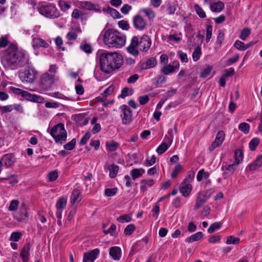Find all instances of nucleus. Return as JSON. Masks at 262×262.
<instances>
[{"instance_id": "obj_1", "label": "nucleus", "mask_w": 262, "mask_h": 262, "mask_svg": "<svg viewBox=\"0 0 262 262\" xmlns=\"http://www.w3.org/2000/svg\"><path fill=\"white\" fill-rule=\"evenodd\" d=\"M2 61L6 69L14 70L25 66L28 63L29 59L24 52L18 50L16 45H10Z\"/></svg>"}, {"instance_id": "obj_2", "label": "nucleus", "mask_w": 262, "mask_h": 262, "mask_svg": "<svg viewBox=\"0 0 262 262\" xmlns=\"http://www.w3.org/2000/svg\"><path fill=\"white\" fill-rule=\"evenodd\" d=\"M99 61L102 71L110 73L121 67L123 59L117 52H105L101 54Z\"/></svg>"}, {"instance_id": "obj_3", "label": "nucleus", "mask_w": 262, "mask_h": 262, "mask_svg": "<svg viewBox=\"0 0 262 262\" xmlns=\"http://www.w3.org/2000/svg\"><path fill=\"white\" fill-rule=\"evenodd\" d=\"M103 41L110 48H120L125 45L126 37L117 30L108 29L104 33Z\"/></svg>"}, {"instance_id": "obj_4", "label": "nucleus", "mask_w": 262, "mask_h": 262, "mask_svg": "<svg viewBox=\"0 0 262 262\" xmlns=\"http://www.w3.org/2000/svg\"><path fill=\"white\" fill-rule=\"evenodd\" d=\"M151 45L150 38L146 35H144L139 38L137 36L132 37L130 43L127 47V51L134 56H137L139 55V51L137 47L142 52H147L150 48Z\"/></svg>"}, {"instance_id": "obj_5", "label": "nucleus", "mask_w": 262, "mask_h": 262, "mask_svg": "<svg viewBox=\"0 0 262 262\" xmlns=\"http://www.w3.org/2000/svg\"><path fill=\"white\" fill-rule=\"evenodd\" d=\"M59 81V77L55 75L50 74L49 72L42 74L39 79L38 86L42 91L50 90L56 81Z\"/></svg>"}, {"instance_id": "obj_6", "label": "nucleus", "mask_w": 262, "mask_h": 262, "mask_svg": "<svg viewBox=\"0 0 262 262\" xmlns=\"http://www.w3.org/2000/svg\"><path fill=\"white\" fill-rule=\"evenodd\" d=\"M50 134L56 143L62 144L67 140V133L64 124L60 123L54 126Z\"/></svg>"}, {"instance_id": "obj_7", "label": "nucleus", "mask_w": 262, "mask_h": 262, "mask_svg": "<svg viewBox=\"0 0 262 262\" xmlns=\"http://www.w3.org/2000/svg\"><path fill=\"white\" fill-rule=\"evenodd\" d=\"M38 10L40 14L51 19L56 18L60 16L59 11L53 4L42 6Z\"/></svg>"}, {"instance_id": "obj_8", "label": "nucleus", "mask_w": 262, "mask_h": 262, "mask_svg": "<svg viewBox=\"0 0 262 262\" xmlns=\"http://www.w3.org/2000/svg\"><path fill=\"white\" fill-rule=\"evenodd\" d=\"M36 77V72L32 68H29L19 74V78L23 83H32Z\"/></svg>"}, {"instance_id": "obj_9", "label": "nucleus", "mask_w": 262, "mask_h": 262, "mask_svg": "<svg viewBox=\"0 0 262 262\" xmlns=\"http://www.w3.org/2000/svg\"><path fill=\"white\" fill-rule=\"evenodd\" d=\"M123 114L121 115L122 122L124 124H128L132 121V111L130 108L126 105L121 106Z\"/></svg>"}, {"instance_id": "obj_10", "label": "nucleus", "mask_w": 262, "mask_h": 262, "mask_svg": "<svg viewBox=\"0 0 262 262\" xmlns=\"http://www.w3.org/2000/svg\"><path fill=\"white\" fill-rule=\"evenodd\" d=\"M21 97L27 100L36 103H42L44 101V98L42 97L35 94H32L26 91H24Z\"/></svg>"}, {"instance_id": "obj_11", "label": "nucleus", "mask_w": 262, "mask_h": 262, "mask_svg": "<svg viewBox=\"0 0 262 262\" xmlns=\"http://www.w3.org/2000/svg\"><path fill=\"white\" fill-rule=\"evenodd\" d=\"M134 26L136 29L143 30L146 26V23L143 18L140 15H136L133 19Z\"/></svg>"}, {"instance_id": "obj_12", "label": "nucleus", "mask_w": 262, "mask_h": 262, "mask_svg": "<svg viewBox=\"0 0 262 262\" xmlns=\"http://www.w3.org/2000/svg\"><path fill=\"white\" fill-rule=\"evenodd\" d=\"M224 140V133L221 131L218 132L216 135L215 141L212 143L211 145L209 147L210 151H212L215 148L220 146Z\"/></svg>"}, {"instance_id": "obj_13", "label": "nucleus", "mask_w": 262, "mask_h": 262, "mask_svg": "<svg viewBox=\"0 0 262 262\" xmlns=\"http://www.w3.org/2000/svg\"><path fill=\"white\" fill-rule=\"evenodd\" d=\"M80 7L82 9L88 10H93L95 12L101 11L98 5L94 4L89 1L80 2Z\"/></svg>"}, {"instance_id": "obj_14", "label": "nucleus", "mask_w": 262, "mask_h": 262, "mask_svg": "<svg viewBox=\"0 0 262 262\" xmlns=\"http://www.w3.org/2000/svg\"><path fill=\"white\" fill-rule=\"evenodd\" d=\"M49 44L45 40L38 37H34L32 39V47L34 49H38L39 48H47Z\"/></svg>"}, {"instance_id": "obj_15", "label": "nucleus", "mask_w": 262, "mask_h": 262, "mask_svg": "<svg viewBox=\"0 0 262 262\" xmlns=\"http://www.w3.org/2000/svg\"><path fill=\"white\" fill-rule=\"evenodd\" d=\"M99 253L98 249H95L90 252L85 253L83 258V262H93Z\"/></svg>"}, {"instance_id": "obj_16", "label": "nucleus", "mask_w": 262, "mask_h": 262, "mask_svg": "<svg viewBox=\"0 0 262 262\" xmlns=\"http://www.w3.org/2000/svg\"><path fill=\"white\" fill-rule=\"evenodd\" d=\"M31 246L29 243L25 244L20 253V256L23 262H27L29 259Z\"/></svg>"}, {"instance_id": "obj_17", "label": "nucleus", "mask_w": 262, "mask_h": 262, "mask_svg": "<svg viewBox=\"0 0 262 262\" xmlns=\"http://www.w3.org/2000/svg\"><path fill=\"white\" fill-rule=\"evenodd\" d=\"M180 64L178 61H177L174 66L169 64L163 67L161 69V72L165 75H169L173 73L176 70H178Z\"/></svg>"}, {"instance_id": "obj_18", "label": "nucleus", "mask_w": 262, "mask_h": 262, "mask_svg": "<svg viewBox=\"0 0 262 262\" xmlns=\"http://www.w3.org/2000/svg\"><path fill=\"white\" fill-rule=\"evenodd\" d=\"M16 220L19 222H23L28 217L27 208L25 205L23 204L20 209L19 211L15 215Z\"/></svg>"}, {"instance_id": "obj_19", "label": "nucleus", "mask_w": 262, "mask_h": 262, "mask_svg": "<svg viewBox=\"0 0 262 262\" xmlns=\"http://www.w3.org/2000/svg\"><path fill=\"white\" fill-rule=\"evenodd\" d=\"M13 163V156L11 154L5 155L0 161L2 166H5L7 167L11 166Z\"/></svg>"}, {"instance_id": "obj_20", "label": "nucleus", "mask_w": 262, "mask_h": 262, "mask_svg": "<svg viewBox=\"0 0 262 262\" xmlns=\"http://www.w3.org/2000/svg\"><path fill=\"white\" fill-rule=\"evenodd\" d=\"M157 64L156 59L154 57H150L148 59L146 62H143L141 63L140 68L141 69L145 70L152 68L155 67Z\"/></svg>"}, {"instance_id": "obj_21", "label": "nucleus", "mask_w": 262, "mask_h": 262, "mask_svg": "<svg viewBox=\"0 0 262 262\" xmlns=\"http://www.w3.org/2000/svg\"><path fill=\"white\" fill-rule=\"evenodd\" d=\"M109 253L114 260H119L121 257V249L117 246L112 247L110 249Z\"/></svg>"}, {"instance_id": "obj_22", "label": "nucleus", "mask_w": 262, "mask_h": 262, "mask_svg": "<svg viewBox=\"0 0 262 262\" xmlns=\"http://www.w3.org/2000/svg\"><path fill=\"white\" fill-rule=\"evenodd\" d=\"M180 188V191L184 197L188 196L192 190V185L189 183H182Z\"/></svg>"}, {"instance_id": "obj_23", "label": "nucleus", "mask_w": 262, "mask_h": 262, "mask_svg": "<svg viewBox=\"0 0 262 262\" xmlns=\"http://www.w3.org/2000/svg\"><path fill=\"white\" fill-rule=\"evenodd\" d=\"M155 183L153 179H142L140 181V190L143 192H145L147 190L148 187L152 186Z\"/></svg>"}, {"instance_id": "obj_24", "label": "nucleus", "mask_w": 262, "mask_h": 262, "mask_svg": "<svg viewBox=\"0 0 262 262\" xmlns=\"http://www.w3.org/2000/svg\"><path fill=\"white\" fill-rule=\"evenodd\" d=\"M206 201L207 198L206 195L202 193L199 192L196 198L194 210H197L206 202Z\"/></svg>"}, {"instance_id": "obj_25", "label": "nucleus", "mask_w": 262, "mask_h": 262, "mask_svg": "<svg viewBox=\"0 0 262 262\" xmlns=\"http://www.w3.org/2000/svg\"><path fill=\"white\" fill-rule=\"evenodd\" d=\"M224 3L221 1H218L210 4V9L215 12H221L224 8Z\"/></svg>"}, {"instance_id": "obj_26", "label": "nucleus", "mask_w": 262, "mask_h": 262, "mask_svg": "<svg viewBox=\"0 0 262 262\" xmlns=\"http://www.w3.org/2000/svg\"><path fill=\"white\" fill-rule=\"evenodd\" d=\"M204 234L202 232H198L186 239L187 243H192L195 241L201 240L203 238Z\"/></svg>"}, {"instance_id": "obj_27", "label": "nucleus", "mask_w": 262, "mask_h": 262, "mask_svg": "<svg viewBox=\"0 0 262 262\" xmlns=\"http://www.w3.org/2000/svg\"><path fill=\"white\" fill-rule=\"evenodd\" d=\"M102 11L104 12L111 14L114 18H119L121 17L120 14L117 10L110 7H107L106 9L103 8Z\"/></svg>"}, {"instance_id": "obj_28", "label": "nucleus", "mask_w": 262, "mask_h": 262, "mask_svg": "<svg viewBox=\"0 0 262 262\" xmlns=\"http://www.w3.org/2000/svg\"><path fill=\"white\" fill-rule=\"evenodd\" d=\"M72 17L74 19H86L87 15L85 13L78 9H74L72 13Z\"/></svg>"}, {"instance_id": "obj_29", "label": "nucleus", "mask_w": 262, "mask_h": 262, "mask_svg": "<svg viewBox=\"0 0 262 262\" xmlns=\"http://www.w3.org/2000/svg\"><path fill=\"white\" fill-rule=\"evenodd\" d=\"M145 172V170L142 168H134L130 172V174L132 176L133 180H135L136 179L140 177Z\"/></svg>"}, {"instance_id": "obj_30", "label": "nucleus", "mask_w": 262, "mask_h": 262, "mask_svg": "<svg viewBox=\"0 0 262 262\" xmlns=\"http://www.w3.org/2000/svg\"><path fill=\"white\" fill-rule=\"evenodd\" d=\"M107 169L110 171L109 176L111 178H114L117 174L119 167L118 165L113 164L108 166Z\"/></svg>"}, {"instance_id": "obj_31", "label": "nucleus", "mask_w": 262, "mask_h": 262, "mask_svg": "<svg viewBox=\"0 0 262 262\" xmlns=\"http://www.w3.org/2000/svg\"><path fill=\"white\" fill-rule=\"evenodd\" d=\"M119 144L113 140L106 143V148L108 151L113 152L115 151L119 147Z\"/></svg>"}, {"instance_id": "obj_32", "label": "nucleus", "mask_w": 262, "mask_h": 262, "mask_svg": "<svg viewBox=\"0 0 262 262\" xmlns=\"http://www.w3.org/2000/svg\"><path fill=\"white\" fill-rule=\"evenodd\" d=\"M67 203V199L64 198H60L57 201L56 207L57 210H62L65 208Z\"/></svg>"}, {"instance_id": "obj_33", "label": "nucleus", "mask_w": 262, "mask_h": 262, "mask_svg": "<svg viewBox=\"0 0 262 262\" xmlns=\"http://www.w3.org/2000/svg\"><path fill=\"white\" fill-rule=\"evenodd\" d=\"M235 162L236 164H239L243 160V154L241 149H236L234 152Z\"/></svg>"}, {"instance_id": "obj_34", "label": "nucleus", "mask_w": 262, "mask_h": 262, "mask_svg": "<svg viewBox=\"0 0 262 262\" xmlns=\"http://www.w3.org/2000/svg\"><path fill=\"white\" fill-rule=\"evenodd\" d=\"M202 54V51L201 48L198 46L196 47L192 53V58L194 61H196L200 58Z\"/></svg>"}, {"instance_id": "obj_35", "label": "nucleus", "mask_w": 262, "mask_h": 262, "mask_svg": "<svg viewBox=\"0 0 262 262\" xmlns=\"http://www.w3.org/2000/svg\"><path fill=\"white\" fill-rule=\"evenodd\" d=\"M80 194V191L79 190L77 189H74L70 199L71 203L72 204H74L77 201Z\"/></svg>"}, {"instance_id": "obj_36", "label": "nucleus", "mask_w": 262, "mask_h": 262, "mask_svg": "<svg viewBox=\"0 0 262 262\" xmlns=\"http://www.w3.org/2000/svg\"><path fill=\"white\" fill-rule=\"evenodd\" d=\"M170 144L168 145L165 142L162 143L156 149V151L159 155H161L166 151Z\"/></svg>"}, {"instance_id": "obj_37", "label": "nucleus", "mask_w": 262, "mask_h": 262, "mask_svg": "<svg viewBox=\"0 0 262 262\" xmlns=\"http://www.w3.org/2000/svg\"><path fill=\"white\" fill-rule=\"evenodd\" d=\"M222 226V224L220 222H215L212 224L207 231L209 233H213L216 230L220 229Z\"/></svg>"}, {"instance_id": "obj_38", "label": "nucleus", "mask_w": 262, "mask_h": 262, "mask_svg": "<svg viewBox=\"0 0 262 262\" xmlns=\"http://www.w3.org/2000/svg\"><path fill=\"white\" fill-rule=\"evenodd\" d=\"M194 10L196 14L202 18L206 17V14L202 8L198 5L195 4L194 6Z\"/></svg>"}, {"instance_id": "obj_39", "label": "nucleus", "mask_w": 262, "mask_h": 262, "mask_svg": "<svg viewBox=\"0 0 262 262\" xmlns=\"http://www.w3.org/2000/svg\"><path fill=\"white\" fill-rule=\"evenodd\" d=\"M58 5L61 9L64 11L68 10L71 8L70 4L63 0H59L58 1Z\"/></svg>"}, {"instance_id": "obj_40", "label": "nucleus", "mask_w": 262, "mask_h": 262, "mask_svg": "<svg viewBox=\"0 0 262 262\" xmlns=\"http://www.w3.org/2000/svg\"><path fill=\"white\" fill-rule=\"evenodd\" d=\"M121 92V94L119 96V97L122 98H124L127 96L132 95L134 93V91L133 89H129L128 88L125 87L122 90Z\"/></svg>"}, {"instance_id": "obj_41", "label": "nucleus", "mask_w": 262, "mask_h": 262, "mask_svg": "<svg viewBox=\"0 0 262 262\" xmlns=\"http://www.w3.org/2000/svg\"><path fill=\"white\" fill-rule=\"evenodd\" d=\"M250 126L245 122L241 123L239 124L238 129L239 130L243 132L245 134H248L249 132Z\"/></svg>"}, {"instance_id": "obj_42", "label": "nucleus", "mask_w": 262, "mask_h": 262, "mask_svg": "<svg viewBox=\"0 0 262 262\" xmlns=\"http://www.w3.org/2000/svg\"><path fill=\"white\" fill-rule=\"evenodd\" d=\"M195 173L194 171H189L187 174V176L185 178V179L183 180V183H189L192 182L193 180L194 177Z\"/></svg>"}, {"instance_id": "obj_43", "label": "nucleus", "mask_w": 262, "mask_h": 262, "mask_svg": "<svg viewBox=\"0 0 262 262\" xmlns=\"http://www.w3.org/2000/svg\"><path fill=\"white\" fill-rule=\"evenodd\" d=\"M240 239L238 237H235L234 236H230L227 238L226 241L227 244H234L237 245L239 244Z\"/></svg>"}, {"instance_id": "obj_44", "label": "nucleus", "mask_w": 262, "mask_h": 262, "mask_svg": "<svg viewBox=\"0 0 262 262\" xmlns=\"http://www.w3.org/2000/svg\"><path fill=\"white\" fill-rule=\"evenodd\" d=\"M117 220L119 222L124 223L130 222L132 217L129 214H123L118 217Z\"/></svg>"}, {"instance_id": "obj_45", "label": "nucleus", "mask_w": 262, "mask_h": 262, "mask_svg": "<svg viewBox=\"0 0 262 262\" xmlns=\"http://www.w3.org/2000/svg\"><path fill=\"white\" fill-rule=\"evenodd\" d=\"M206 41L207 42H209L210 38L212 37V26L210 25H207L206 27Z\"/></svg>"}, {"instance_id": "obj_46", "label": "nucleus", "mask_w": 262, "mask_h": 262, "mask_svg": "<svg viewBox=\"0 0 262 262\" xmlns=\"http://www.w3.org/2000/svg\"><path fill=\"white\" fill-rule=\"evenodd\" d=\"M136 227L134 224H129L125 228L124 233L126 235H129L133 233Z\"/></svg>"}, {"instance_id": "obj_47", "label": "nucleus", "mask_w": 262, "mask_h": 262, "mask_svg": "<svg viewBox=\"0 0 262 262\" xmlns=\"http://www.w3.org/2000/svg\"><path fill=\"white\" fill-rule=\"evenodd\" d=\"M259 143V140L255 138L252 139L249 143V147L251 150H254Z\"/></svg>"}, {"instance_id": "obj_48", "label": "nucleus", "mask_w": 262, "mask_h": 262, "mask_svg": "<svg viewBox=\"0 0 262 262\" xmlns=\"http://www.w3.org/2000/svg\"><path fill=\"white\" fill-rule=\"evenodd\" d=\"M81 50L83 51L86 53H91L92 52V48L91 46L88 43L81 44L80 46Z\"/></svg>"}, {"instance_id": "obj_49", "label": "nucleus", "mask_w": 262, "mask_h": 262, "mask_svg": "<svg viewBox=\"0 0 262 262\" xmlns=\"http://www.w3.org/2000/svg\"><path fill=\"white\" fill-rule=\"evenodd\" d=\"M76 143V139H73L70 142H68L64 145V148L68 150H72L75 147Z\"/></svg>"}, {"instance_id": "obj_50", "label": "nucleus", "mask_w": 262, "mask_h": 262, "mask_svg": "<svg viewBox=\"0 0 262 262\" xmlns=\"http://www.w3.org/2000/svg\"><path fill=\"white\" fill-rule=\"evenodd\" d=\"M21 235L22 234L20 232H14L12 233L10 237V240L14 242H17L19 240Z\"/></svg>"}, {"instance_id": "obj_51", "label": "nucleus", "mask_w": 262, "mask_h": 262, "mask_svg": "<svg viewBox=\"0 0 262 262\" xmlns=\"http://www.w3.org/2000/svg\"><path fill=\"white\" fill-rule=\"evenodd\" d=\"M225 34L222 30L219 31L218 35L217 37L216 42L219 45V47L221 46L222 42L224 39Z\"/></svg>"}, {"instance_id": "obj_52", "label": "nucleus", "mask_w": 262, "mask_h": 262, "mask_svg": "<svg viewBox=\"0 0 262 262\" xmlns=\"http://www.w3.org/2000/svg\"><path fill=\"white\" fill-rule=\"evenodd\" d=\"M212 70V67L210 66H208L206 68H204L201 73V76L203 78H205L208 76Z\"/></svg>"}, {"instance_id": "obj_53", "label": "nucleus", "mask_w": 262, "mask_h": 262, "mask_svg": "<svg viewBox=\"0 0 262 262\" xmlns=\"http://www.w3.org/2000/svg\"><path fill=\"white\" fill-rule=\"evenodd\" d=\"M250 30L249 28H244L241 32L240 38L243 40L250 35Z\"/></svg>"}, {"instance_id": "obj_54", "label": "nucleus", "mask_w": 262, "mask_h": 262, "mask_svg": "<svg viewBox=\"0 0 262 262\" xmlns=\"http://www.w3.org/2000/svg\"><path fill=\"white\" fill-rule=\"evenodd\" d=\"M234 46L238 50H246L245 44L240 40H236L234 44Z\"/></svg>"}, {"instance_id": "obj_55", "label": "nucleus", "mask_w": 262, "mask_h": 262, "mask_svg": "<svg viewBox=\"0 0 262 262\" xmlns=\"http://www.w3.org/2000/svg\"><path fill=\"white\" fill-rule=\"evenodd\" d=\"M114 86L113 85L109 86L106 88L104 92L101 94L103 98L107 97L108 95L112 94L114 91Z\"/></svg>"}, {"instance_id": "obj_56", "label": "nucleus", "mask_w": 262, "mask_h": 262, "mask_svg": "<svg viewBox=\"0 0 262 262\" xmlns=\"http://www.w3.org/2000/svg\"><path fill=\"white\" fill-rule=\"evenodd\" d=\"M117 191V189L116 188H106L105 189V194L107 196H112L116 193Z\"/></svg>"}, {"instance_id": "obj_57", "label": "nucleus", "mask_w": 262, "mask_h": 262, "mask_svg": "<svg viewBox=\"0 0 262 262\" xmlns=\"http://www.w3.org/2000/svg\"><path fill=\"white\" fill-rule=\"evenodd\" d=\"M116 229V225L115 224H112L111 225L110 227L108 229H107L106 230H104V232L105 234L110 233L112 235L115 236V235H116V232H115Z\"/></svg>"}, {"instance_id": "obj_58", "label": "nucleus", "mask_w": 262, "mask_h": 262, "mask_svg": "<svg viewBox=\"0 0 262 262\" xmlns=\"http://www.w3.org/2000/svg\"><path fill=\"white\" fill-rule=\"evenodd\" d=\"M91 137V134L89 132H87L85 134V135L82 137L80 141V144L81 145H83L86 143L89 140V139Z\"/></svg>"}, {"instance_id": "obj_59", "label": "nucleus", "mask_w": 262, "mask_h": 262, "mask_svg": "<svg viewBox=\"0 0 262 262\" xmlns=\"http://www.w3.org/2000/svg\"><path fill=\"white\" fill-rule=\"evenodd\" d=\"M19 204V201L17 200H13L11 201L9 207V211L16 210L17 209Z\"/></svg>"}, {"instance_id": "obj_60", "label": "nucleus", "mask_w": 262, "mask_h": 262, "mask_svg": "<svg viewBox=\"0 0 262 262\" xmlns=\"http://www.w3.org/2000/svg\"><path fill=\"white\" fill-rule=\"evenodd\" d=\"M57 178L58 173L56 171H52L48 173V178L50 182L56 180Z\"/></svg>"}, {"instance_id": "obj_61", "label": "nucleus", "mask_w": 262, "mask_h": 262, "mask_svg": "<svg viewBox=\"0 0 262 262\" xmlns=\"http://www.w3.org/2000/svg\"><path fill=\"white\" fill-rule=\"evenodd\" d=\"M142 11L149 19L155 17V13L150 9H144L142 10Z\"/></svg>"}, {"instance_id": "obj_62", "label": "nucleus", "mask_w": 262, "mask_h": 262, "mask_svg": "<svg viewBox=\"0 0 262 262\" xmlns=\"http://www.w3.org/2000/svg\"><path fill=\"white\" fill-rule=\"evenodd\" d=\"M119 27L123 30H127L129 28V24L127 21L121 20L118 23Z\"/></svg>"}, {"instance_id": "obj_63", "label": "nucleus", "mask_w": 262, "mask_h": 262, "mask_svg": "<svg viewBox=\"0 0 262 262\" xmlns=\"http://www.w3.org/2000/svg\"><path fill=\"white\" fill-rule=\"evenodd\" d=\"M221 241V236L219 235H214L210 236L208 239V242L210 243H219Z\"/></svg>"}, {"instance_id": "obj_64", "label": "nucleus", "mask_w": 262, "mask_h": 262, "mask_svg": "<svg viewBox=\"0 0 262 262\" xmlns=\"http://www.w3.org/2000/svg\"><path fill=\"white\" fill-rule=\"evenodd\" d=\"M138 100L141 105H144L148 102L149 98L148 95H145L140 96Z\"/></svg>"}]
</instances>
